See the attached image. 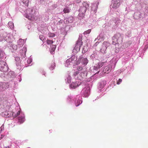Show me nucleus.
Segmentation results:
<instances>
[{
  "mask_svg": "<svg viewBox=\"0 0 148 148\" xmlns=\"http://www.w3.org/2000/svg\"><path fill=\"white\" fill-rule=\"evenodd\" d=\"M14 39L13 36L12 35L7 34L5 32L0 35V42L4 41L10 43V47L14 50H16L17 49V46L12 44V42Z\"/></svg>",
  "mask_w": 148,
  "mask_h": 148,
  "instance_id": "nucleus-1",
  "label": "nucleus"
},
{
  "mask_svg": "<svg viewBox=\"0 0 148 148\" xmlns=\"http://www.w3.org/2000/svg\"><path fill=\"white\" fill-rule=\"evenodd\" d=\"M36 13L35 10H34L33 8H31L26 10L24 16L28 19L32 20L35 19V16Z\"/></svg>",
  "mask_w": 148,
  "mask_h": 148,
  "instance_id": "nucleus-2",
  "label": "nucleus"
},
{
  "mask_svg": "<svg viewBox=\"0 0 148 148\" xmlns=\"http://www.w3.org/2000/svg\"><path fill=\"white\" fill-rule=\"evenodd\" d=\"M67 99L69 102L72 101V100H73L76 107L79 106L82 103V97L79 95L76 96V97L74 98L71 96H69L68 97Z\"/></svg>",
  "mask_w": 148,
  "mask_h": 148,
  "instance_id": "nucleus-3",
  "label": "nucleus"
},
{
  "mask_svg": "<svg viewBox=\"0 0 148 148\" xmlns=\"http://www.w3.org/2000/svg\"><path fill=\"white\" fill-rule=\"evenodd\" d=\"M116 61L114 59L112 60L110 62V64L108 66L104 67L102 70L103 74H108L110 72L111 69L114 68L116 64Z\"/></svg>",
  "mask_w": 148,
  "mask_h": 148,
  "instance_id": "nucleus-4",
  "label": "nucleus"
},
{
  "mask_svg": "<svg viewBox=\"0 0 148 148\" xmlns=\"http://www.w3.org/2000/svg\"><path fill=\"white\" fill-rule=\"evenodd\" d=\"M104 62H99L97 64H96L95 65L92 66V68L94 71V73H95L93 76L91 77V79H97V77H96V74H98L100 72V69L103 66Z\"/></svg>",
  "mask_w": 148,
  "mask_h": 148,
  "instance_id": "nucleus-5",
  "label": "nucleus"
},
{
  "mask_svg": "<svg viewBox=\"0 0 148 148\" xmlns=\"http://www.w3.org/2000/svg\"><path fill=\"white\" fill-rule=\"evenodd\" d=\"M123 35L119 33H117L112 38V43L114 45L121 43L122 42Z\"/></svg>",
  "mask_w": 148,
  "mask_h": 148,
  "instance_id": "nucleus-6",
  "label": "nucleus"
},
{
  "mask_svg": "<svg viewBox=\"0 0 148 148\" xmlns=\"http://www.w3.org/2000/svg\"><path fill=\"white\" fill-rule=\"evenodd\" d=\"M81 35H79L78 38V40L77 41L76 43L75 46L74 47L73 50V52L77 53L80 50V47H81L82 43V37Z\"/></svg>",
  "mask_w": 148,
  "mask_h": 148,
  "instance_id": "nucleus-7",
  "label": "nucleus"
},
{
  "mask_svg": "<svg viewBox=\"0 0 148 148\" xmlns=\"http://www.w3.org/2000/svg\"><path fill=\"white\" fill-rule=\"evenodd\" d=\"M147 16V14L143 11L136 12L134 13V17L136 20H142Z\"/></svg>",
  "mask_w": 148,
  "mask_h": 148,
  "instance_id": "nucleus-8",
  "label": "nucleus"
},
{
  "mask_svg": "<svg viewBox=\"0 0 148 148\" xmlns=\"http://www.w3.org/2000/svg\"><path fill=\"white\" fill-rule=\"evenodd\" d=\"M87 72L86 71H83L79 73V71H76L73 73V75L75 77L77 76V78L79 80H81L87 76Z\"/></svg>",
  "mask_w": 148,
  "mask_h": 148,
  "instance_id": "nucleus-9",
  "label": "nucleus"
},
{
  "mask_svg": "<svg viewBox=\"0 0 148 148\" xmlns=\"http://www.w3.org/2000/svg\"><path fill=\"white\" fill-rule=\"evenodd\" d=\"M16 116L18 117V121L20 123H23L25 121V116L24 114L20 110L17 112Z\"/></svg>",
  "mask_w": 148,
  "mask_h": 148,
  "instance_id": "nucleus-10",
  "label": "nucleus"
},
{
  "mask_svg": "<svg viewBox=\"0 0 148 148\" xmlns=\"http://www.w3.org/2000/svg\"><path fill=\"white\" fill-rule=\"evenodd\" d=\"M81 93L85 97H88L90 94V88L89 85L86 84L82 90Z\"/></svg>",
  "mask_w": 148,
  "mask_h": 148,
  "instance_id": "nucleus-11",
  "label": "nucleus"
},
{
  "mask_svg": "<svg viewBox=\"0 0 148 148\" xmlns=\"http://www.w3.org/2000/svg\"><path fill=\"white\" fill-rule=\"evenodd\" d=\"M15 60L17 69L19 70H21L23 68L24 64L23 63L21 62L20 58L18 57H16L15 58Z\"/></svg>",
  "mask_w": 148,
  "mask_h": 148,
  "instance_id": "nucleus-12",
  "label": "nucleus"
},
{
  "mask_svg": "<svg viewBox=\"0 0 148 148\" xmlns=\"http://www.w3.org/2000/svg\"><path fill=\"white\" fill-rule=\"evenodd\" d=\"M8 67L6 62L3 61H0V71L3 72L7 71L8 70Z\"/></svg>",
  "mask_w": 148,
  "mask_h": 148,
  "instance_id": "nucleus-13",
  "label": "nucleus"
},
{
  "mask_svg": "<svg viewBox=\"0 0 148 148\" xmlns=\"http://www.w3.org/2000/svg\"><path fill=\"white\" fill-rule=\"evenodd\" d=\"M123 0H112V7L113 8L116 9L119 6L120 2L123 1Z\"/></svg>",
  "mask_w": 148,
  "mask_h": 148,
  "instance_id": "nucleus-14",
  "label": "nucleus"
},
{
  "mask_svg": "<svg viewBox=\"0 0 148 148\" xmlns=\"http://www.w3.org/2000/svg\"><path fill=\"white\" fill-rule=\"evenodd\" d=\"M77 62L78 64L81 63L82 65H84V66L86 65L88 63V60L86 58L80 57Z\"/></svg>",
  "mask_w": 148,
  "mask_h": 148,
  "instance_id": "nucleus-15",
  "label": "nucleus"
},
{
  "mask_svg": "<svg viewBox=\"0 0 148 148\" xmlns=\"http://www.w3.org/2000/svg\"><path fill=\"white\" fill-rule=\"evenodd\" d=\"M106 84V82L105 80H103L100 82L98 84V92H101Z\"/></svg>",
  "mask_w": 148,
  "mask_h": 148,
  "instance_id": "nucleus-16",
  "label": "nucleus"
},
{
  "mask_svg": "<svg viewBox=\"0 0 148 148\" xmlns=\"http://www.w3.org/2000/svg\"><path fill=\"white\" fill-rule=\"evenodd\" d=\"M9 86V85L6 82H0V91L8 88Z\"/></svg>",
  "mask_w": 148,
  "mask_h": 148,
  "instance_id": "nucleus-17",
  "label": "nucleus"
},
{
  "mask_svg": "<svg viewBox=\"0 0 148 148\" xmlns=\"http://www.w3.org/2000/svg\"><path fill=\"white\" fill-rule=\"evenodd\" d=\"M99 4V2H97L95 3L92 4L91 6V10L92 11H93L95 13H96L97 12V10L98 8V6Z\"/></svg>",
  "mask_w": 148,
  "mask_h": 148,
  "instance_id": "nucleus-18",
  "label": "nucleus"
},
{
  "mask_svg": "<svg viewBox=\"0 0 148 148\" xmlns=\"http://www.w3.org/2000/svg\"><path fill=\"white\" fill-rule=\"evenodd\" d=\"M27 48L25 47H23L22 50L20 51V55L22 58H25L26 56Z\"/></svg>",
  "mask_w": 148,
  "mask_h": 148,
  "instance_id": "nucleus-19",
  "label": "nucleus"
},
{
  "mask_svg": "<svg viewBox=\"0 0 148 148\" xmlns=\"http://www.w3.org/2000/svg\"><path fill=\"white\" fill-rule=\"evenodd\" d=\"M105 38L104 33L103 32L101 33L95 39V41H96L97 40H98L99 41V42L103 40Z\"/></svg>",
  "mask_w": 148,
  "mask_h": 148,
  "instance_id": "nucleus-20",
  "label": "nucleus"
},
{
  "mask_svg": "<svg viewBox=\"0 0 148 148\" xmlns=\"http://www.w3.org/2000/svg\"><path fill=\"white\" fill-rule=\"evenodd\" d=\"M87 10V9L85 8L84 7L82 6L81 7L79 10V14H82V16L84 15Z\"/></svg>",
  "mask_w": 148,
  "mask_h": 148,
  "instance_id": "nucleus-21",
  "label": "nucleus"
},
{
  "mask_svg": "<svg viewBox=\"0 0 148 148\" xmlns=\"http://www.w3.org/2000/svg\"><path fill=\"white\" fill-rule=\"evenodd\" d=\"M21 4L23 6L25 7H27L28 6V3H29L28 0H21Z\"/></svg>",
  "mask_w": 148,
  "mask_h": 148,
  "instance_id": "nucleus-22",
  "label": "nucleus"
},
{
  "mask_svg": "<svg viewBox=\"0 0 148 148\" xmlns=\"http://www.w3.org/2000/svg\"><path fill=\"white\" fill-rule=\"evenodd\" d=\"M78 86V85L77 82H72L70 85V88L72 89H75Z\"/></svg>",
  "mask_w": 148,
  "mask_h": 148,
  "instance_id": "nucleus-23",
  "label": "nucleus"
},
{
  "mask_svg": "<svg viewBox=\"0 0 148 148\" xmlns=\"http://www.w3.org/2000/svg\"><path fill=\"white\" fill-rule=\"evenodd\" d=\"M71 77L70 75L68 74L66 75L65 81L66 83H69L71 82Z\"/></svg>",
  "mask_w": 148,
  "mask_h": 148,
  "instance_id": "nucleus-24",
  "label": "nucleus"
},
{
  "mask_svg": "<svg viewBox=\"0 0 148 148\" xmlns=\"http://www.w3.org/2000/svg\"><path fill=\"white\" fill-rule=\"evenodd\" d=\"M24 43V40L21 39H19L17 42L18 45L19 47H22Z\"/></svg>",
  "mask_w": 148,
  "mask_h": 148,
  "instance_id": "nucleus-25",
  "label": "nucleus"
},
{
  "mask_svg": "<svg viewBox=\"0 0 148 148\" xmlns=\"http://www.w3.org/2000/svg\"><path fill=\"white\" fill-rule=\"evenodd\" d=\"M57 25L59 26L62 24L64 22V21L62 19H61L59 18H57Z\"/></svg>",
  "mask_w": 148,
  "mask_h": 148,
  "instance_id": "nucleus-26",
  "label": "nucleus"
},
{
  "mask_svg": "<svg viewBox=\"0 0 148 148\" xmlns=\"http://www.w3.org/2000/svg\"><path fill=\"white\" fill-rule=\"evenodd\" d=\"M90 58L92 59H96L97 58V55L96 51H94L93 53L91 55Z\"/></svg>",
  "mask_w": 148,
  "mask_h": 148,
  "instance_id": "nucleus-27",
  "label": "nucleus"
},
{
  "mask_svg": "<svg viewBox=\"0 0 148 148\" xmlns=\"http://www.w3.org/2000/svg\"><path fill=\"white\" fill-rule=\"evenodd\" d=\"M9 78H13L15 77L14 72L13 71H10L8 75Z\"/></svg>",
  "mask_w": 148,
  "mask_h": 148,
  "instance_id": "nucleus-28",
  "label": "nucleus"
},
{
  "mask_svg": "<svg viewBox=\"0 0 148 148\" xmlns=\"http://www.w3.org/2000/svg\"><path fill=\"white\" fill-rule=\"evenodd\" d=\"M77 58L75 55H73L71 57L69 58L68 59L70 60V61L72 62L73 61H75L77 60Z\"/></svg>",
  "mask_w": 148,
  "mask_h": 148,
  "instance_id": "nucleus-29",
  "label": "nucleus"
},
{
  "mask_svg": "<svg viewBox=\"0 0 148 148\" xmlns=\"http://www.w3.org/2000/svg\"><path fill=\"white\" fill-rule=\"evenodd\" d=\"M82 7H84L85 8L87 9H88L89 8V5L88 3L86 1H84L82 3Z\"/></svg>",
  "mask_w": 148,
  "mask_h": 148,
  "instance_id": "nucleus-30",
  "label": "nucleus"
},
{
  "mask_svg": "<svg viewBox=\"0 0 148 148\" xmlns=\"http://www.w3.org/2000/svg\"><path fill=\"white\" fill-rule=\"evenodd\" d=\"M70 9L69 7H65L63 10L64 13H68L70 12Z\"/></svg>",
  "mask_w": 148,
  "mask_h": 148,
  "instance_id": "nucleus-31",
  "label": "nucleus"
},
{
  "mask_svg": "<svg viewBox=\"0 0 148 148\" xmlns=\"http://www.w3.org/2000/svg\"><path fill=\"white\" fill-rule=\"evenodd\" d=\"M56 64L55 62H53L51 63L50 66L49 67V69L51 70H53L54 69L56 66Z\"/></svg>",
  "mask_w": 148,
  "mask_h": 148,
  "instance_id": "nucleus-32",
  "label": "nucleus"
},
{
  "mask_svg": "<svg viewBox=\"0 0 148 148\" xmlns=\"http://www.w3.org/2000/svg\"><path fill=\"white\" fill-rule=\"evenodd\" d=\"M4 54L3 51L0 48V61L3 59Z\"/></svg>",
  "mask_w": 148,
  "mask_h": 148,
  "instance_id": "nucleus-33",
  "label": "nucleus"
},
{
  "mask_svg": "<svg viewBox=\"0 0 148 148\" xmlns=\"http://www.w3.org/2000/svg\"><path fill=\"white\" fill-rule=\"evenodd\" d=\"M71 61H70V60L68 59L67 60L65 63V66L66 67H69L71 66L70 63Z\"/></svg>",
  "mask_w": 148,
  "mask_h": 148,
  "instance_id": "nucleus-34",
  "label": "nucleus"
},
{
  "mask_svg": "<svg viewBox=\"0 0 148 148\" xmlns=\"http://www.w3.org/2000/svg\"><path fill=\"white\" fill-rule=\"evenodd\" d=\"M106 49H107L106 47L102 46V48L100 49V52L103 54H104L106 53Z\"/></svg>",
  "mask_w": 148,
  "mask_h": 148,
  "instance_id": "nucleus-35",
  "label": "nucleus"
},
{
  "mask_svg": "<svg viewBox=\"0 0 148 148\" xmlns=\"http://www.w3.org/2000/svg\"><path fill=\"white\" fill-rule=\"evenodd\" d=\"M110 45V43L108 42L105 41L103 42L102 46L105 47H106L107 49V48Z\"/></svg>",
  "mask_w": 148,
  "mask_h": 148,
  "instance_id": "nucleus-36",
  "label": "nucleus"
},
{
  "mask_svg": "<svg viewBox=\"0 0 148 148\" xmlns=\"http://www.w3.org/2000/svg\"><path fill=\"white\" fill-rule=\"evenodd\" d=\"M51 53L52 54L55 50L56 48V46L55 45H52L51 47Z\"/></svg>",
  "mask_w": 148,
  "mask_h": 148,
  "instance_id": "nucleus-37",
  "label": "nucleus"
},
{
  "mask_svg": "<svg viewBox=\"0 0 148 148\" xmlns=\"http://www.w3.org/2000/svg\"><path fill=\"white\" fill-rule=\"evenodd\" d=\"M8 25L9 27L11 29H12L14 27V24L12 22H9Z\"/></svg>",
  "mask_w": 148,
  "mask_h": 148,
  "instance_id": "nucleus-38",
  "label": "nucleus"
},
{
  "mask_svg": "<svg viewBox=\"0 0 148 148\" xmlns=\"http://www.w3.org/2000/svg\"><path fill=\"white\" fill-rule=\"evenodd\" d=\"M66 21H68V23H71L73 21V17H70L68 18H67L66 19Z\"/></svg>",
  "mask_w": 148,
  "mask_h": 148,
  "instance_id": "nucleus-39",
  "label": "nucleus"
},
{
  "mask_svg": "<svg viewBox=\"0 0 148 148\" xmlns=\"http://www.w3.org/2000/svg\"><path fill=\"white\" fill-rule=\"evenodd\" d=\"M119 23V19L117 18H115V20L113 21L112 24L114 25V23L116 25H117Z\"/></svg>",
  "mask_w": 148,
  "mask_h": 148,
  "instance_id": "nucleus-40",
  "label": "nucleus"
},
{
  "mask_svg": "<svg viewBox=\"0 0 148 148\" xmlns=\"http://www.w3.org/2000/svg\"><path fill=\"white\" fill-rule=\"evenodd\" d=\"M3 114H4V116L6 117H10L12 115V114H9V113H8V112H5Z\"/></svg>",
  "mask_w": 148,
  "mask_h": 148,
  "instance_id": "nucleus-41",
  "label": "nucleus"
},
{
  "mask_svg": "<svg viewBox=\"0 0 148 148\" xmlns=\"http://www.w3.org/2000/svg\"><path fill=\"white\" fill-rule=\"evenodd\" d=\"M131 36V32L130 31H129L126 33L125 36L127 37H129Z\"/></svg>",
  "mask_w": 148,
  "mask_h": 148,
  "instance_id": "nucleus-42",
  "label": "nucleus"
},
{
  "mask_svg": "<svg viewBox=\"0 0 148 148\" xmlns=\"http://www.w3.org/2000/svg\"><path fill=\"white\" fill-rule=\"evenodd\" d=\"M32 61V59L31 56L28 58L27 60V63L29 64H30Z\"/></svg>",
  "mask_w": 148,
  "mask_h": 148,
  "instance_id": "nucleus-43",
  "label": "nucleus"
},
{
  "mask_svg": "<svg viewBox=\"0 0 148 148\" xmlns=\"http://www.w3.org/2000/svg\"><path fill=\"white\" fill-rule=\"evenodd\" d=\"M50 38H53L55 36V34L53 33H49L48 34Z\"/></svg>",
  "mask_w": 148,
  "mask_h": 148,
  "instance_id": "nucleus-44",
  "label": "nucleus"
},
{
  "mask_svg": "<svg viewBox=\"0 0 148 148\" xmlns=\"http://www.w3.org/2000/svg\"><path fill=\"white\" fill-rule=\"evenodd\" d=\"M44 16H45V19L46 20H47L49 19V15H48V14L47 13H46L44 15Z\"/></svg>",
  "mask_w": 148,
  "mask_h": 148,
  "instance_id": "nucleus-45",
  "label": "nucleus"
},
{
  "mask_svg": "<svg viewBox=\"0 0 148 148\" xmlns=\"http://www.w3.org/2000/svg\"><path fill=\"white\" fill-rule=\"evenodd\" d=\"M47 42L48 44L49 45L52 44L53 43V41L51 40L48 39L47 41Z\"/></svg>",
  "mask_w": 148,
  "mask_h": 148,
  "instance_id": "nucleus-46",
  "label": "nucleus"
},
{
  "mask_svg": "<svg viewBox=\"0 0 148 148\" xmlns=\"http://www.w3.org/2000/svg\"><path fill=\"white\" fill-rule=\"evenodd\" d=\"M87 51V49L86 46L84 47L83 48L82 52L85 53Z\"/></svg>",
  "mask_w": 148,
  "mask_h": 148,
  "instance_id": "nucleus-47",
  "label": "nucleus"
},
{
  "mask_svg": "<svg viewBox=\"0 0 148 148\" xmlns=\"http://www.w3.org/2000/svg\"><path fill=\"white\" fill-rule=\"evenodd\" d=\"M91 30L90 29H88L85 32H84V34H89L91 32Z\"/></svg>",
  "mask_w": 148,
  "mask_h": 148,
  "instance_id": "nucleus-48",
  "label": "nucleus"
},
{
  "mask_svg": "<svg viewBox=\"0 0 148 148\" xmlns=\"http://www.w3.org/2000/svg\"><path fill=\"white\" fill-rule=\"evenodd\" d=\"M39 37L40 40L42 41H43L45 39L44 36L42 35H40Z\"/></svg>",
  "mask_w": 148,
  "mask_h": 148,
  "instance_id": "nucleus-49",
  "label": "nucleus"
},
{
  "mask_svg": "<svg viewBox=\"0 0 148 148\" xmlns=\"http://www.w3.org/2000/svg\"><path fill=\"white\" fill-rule=\"evenodd\" d=\"M122 79H119L117 81L116 84H119L122 82Z\"/></svg>",
  "mask_w": 148,
  "mask_h": 148,
  "instance_id": "nucleus-50",
  "label": "nucleus"
},
{
  "mask_svg": "<svg viewBox=\"0 0 148 148\" xmlns=\"http://www.w3.org/2000/svg\"><path fill=\"white\" fill-rule=\"evenodd\" d=\"M4 130V125H3L1 127H0V132H1L2 131Z\"/></svg>",
  "mask_w": 148,
  "mask_h": 148,
  "instance_id": "nucleus-51",
  "label": "nucleus"
},
{
  "mask_svg": "<svg viewBox=\"0 0 148 148\" xmlns=\"http://www.w3.org/2000/svg\"><path fill=\"white\" fill-rule=\"evenodd\" d=\"M78 71H77L82 70L83 68L81 66H79L77 68Z\"/></svg>",
  "mask_w": 148,
  "mask_h": 148,
  "instance_id": "nucleus-52",
  "label": "nucleus"
},
{
  "mask_svg": "<svg viewBox=\"0 0 148 148\" xmlns=\"http://www.w3.org/2000/svg\"><path fill=\"white\" fill-rule=\"evenodd\" d=\"M17 79H18L19 82L21 81L22 79L21 78V76L20 75L18 76L17 77Z\"/></svg>",
  "mask_w": 148,
  "mask_h": 148,
  "instance_id": "nucleus-53",
  "label": "nucleus"
},
{
  "mask_svg": "<svg viewBox=\"0 0 148 148\" xmlns=\"http://www.w3.org/2000/svg\"><path fill=\"white\" fill-rule=\"evenodd\" d=\"M145 12L147 14L148 13V6L146 8V10H145Z\"/></svg>",
  "mask_w": 148,
  "mask_h": 148,
  "instance_id": "nucleus-54",
  "label": "nucleus"
},
{
  "mask_svg": "<svg viewBox=\"0 0 148 148\" xmlns=\"http://www.w3.org/2000/svg\"><path fill=\"white\" fill-rule=\"evenodd\" d=\"M99 42H99L98 41L96 42V43L94 44V47H96L97 46Z\"/></svg>",
  "mask_w": 148,
  "mask_h": 148,
  "instance_id": "nucleus-55",
  "label": "nucleus"
},
{
  "mask_svg": "<svg viewBox=\"0 0 148 148\" xmlns=\"http://www.w3.org/2000/svg\"><path fill=\"white\" fill-rule=\"evenodd\" d=\"M47 1V0H40V2L41 3L43 4L44 2L46 1Z\"/></svg>",
  "mask_w": 148,
  "mask_h": 148,
  "instance_id": "nucleus-56",
  "label": "nucleus"
},
{
  "mask_svg": "<svg viewBox=\"0 0 148 148\" xmlns=\"http://www.w3.org/2000/svg\"><path fill=\"white\" fill-rule=\"evenodd\" d=\"M148 48V45H145V46L144 47V49L146 50Z\"/></svg>",
  "mask_w": 148,
  "mask_h": 148,
  "instance_id": "nucleus-57",
  "label": "nucleus"
},
{
  "mask_svg": "<svg viewBox=\"0 0 148 148\" xmlns=\"http://www.w3.org/2000/svg\"><path fill=\"white\" fill-rule=\"evenodd\" d=\"M4 136V135H1L0 137V140H1Z\"/></svg>",
  "mask_w": 148,
  "mask_h": 148,
  "instance_id": "nucleus-58",
  "label": "nucleus"
},
{
  "mask_svg": "<svg viewBox=\"0 0 148 148\" xmlns=\"http://www.w3.org/2000/svg\"><path fill=\"white\" fill-rule=\"evenodd\" d=\"M145 45H148V40H147L145 43Z\"/></svg>",
  "mask_w": 148,
  "mask_h": 148,
  "instance_id": "nucleus-59",
  "label": "nucleus"
},
{
  "mask_svg": "<svg viewBox=\"0 0 148 148\" xmlns=\"http://www.w3.org/2000/svg\"><path fill=\"white\" fill-rule=\"evenodd\" d=\"M76 0V2L77 3H79L81 2V0Z\"/></svg>",
  "mask_w": 148,
  "mask_h": 148,
  "instance_id": "nucleus-60",
  "label": "nucleus"
},
{
  "mask_svg": "<svg viewBox=\"0 0 148 148\" xmlns=\"http://www.w3.org/2000/svg\"><path fill=\"white\" fill-rule=\"evenodd\" d=\"M5 148H10V147H9V146H7V147H5Z\"/></svg>",
  "mask_w": 148,
  "mask_h": 148,
  "instance_id": "nucleus-61",
  "label": "nucleus"
},
{
  "mask_svg": "<svg viewBox=\"0 0 148 148\" xmlns=\"http://www.w3.org/2000/svg\"><path fill=\"white\" fill-rule=\"evenodd\" d=\"M14 84L15 85L16 84V82H14Z\"/></svg>",
  "mask_w": 148,
  "mask_h": 148,
  "instance_id": "nucleus-62",
  "label": "nucleus"
},
{
  "mask_svg": "<svg viewBox=\"0 0 148 148\" xmlns=\"http://www.w3.org/2000/svg\"><path fill=\"white\" fill-rule=\"evenodd\" d=\"M56 6H55V7H56Z\"/></svg>",
  "mask_w": 148,
  "mask_h": 148,
  "instance_id": "nucleus-63",
  "label": "nucleus"
},
{
  "mask_svg": "<svg viewBox=\"0 0 148 148\" xmlns=\"http://www.w3.org/2000/svg\"><path fill=\"white\" fill-rule=\"evenodd\" d=\"M147 3H148V1L147 2Z\"/></svg>",
  "mask_w": 148,
  "mask_h": 148,
  "instance_id": "nucleus-64",
  "label": "nucleus"
}]
</instances>
